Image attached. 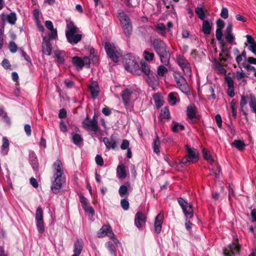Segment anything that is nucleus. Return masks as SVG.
Listing matches in <instances>:
<instances>
[{"mask_svg":"<svg viewBox=\"0 0 256 256\" xmlns=\"http://www.w3.org/2000/svg\"><path fill=\"white\" fill-rule=\"evenodd\" d=\"M154 50L160 57L161 62L167 66L169 64L170 54L166 44L160 38H155L152 42Z\"/></svg>","mask_w":256,"mask_h":256,"instance_id":"f257e3e1","label":"nucleus"},{"mask_svg":"<svg viewBox=\"0 0 256 256\" xmlns=\"http://www.w3.org/2000/svg\"><path fill=\"white\" fill-rule=\"evenodd\" d=\"M177 200L186 218V228L189 230L192 228V223L188 219L192 218L194 217L193 206L192 204L188 203L187 200L181 197L178 198Z\"/></svg>","mask_w":256,"mask_h":256,"instance_id":"f03ea898","label":"nucleus"},{"mask_svg":"<svg viewBox=\"0 0 256 256\" xmlns=\"http://www.w3.org/2000/svg\"><path fill=\"white\" fill-rule=\"evenodd\" d=\"M118 18L120 22L125 36L130 38L132 32V25L130 18L123 11L118 12Z\"/></svg>","mask_w":256,"mask_h":256,"instance_id":"7ed1b4c3","label":"nucleus"},{"mask_svg":"<svg viewBox=\"0 0 256 256\" xmlns=\"http://www.w3.org/2000/svg\"><path fill=\"white\" fill-rule=\"evenodd\" d=\"M172 75L180 90L184 93L189 92L188 84L182 74L180 72L176 70L174 71Z\"/></svg>","mask_w":256,"mask_h":256,"instance_id":"20e7f679","label":"nucleus"},{"mask_svg":"<svg viewBox=\"0 0 256 256\" xmlns=\"http://www.w3.org/2000/svg\"><path fill=\"white\" fill-rule=\"evenodd\" d=\"M104 48L108 56L114 62H118L122 54L118 48L112 46L109 42H106Z\"/></svg>","mask_w":256,"mask_h":256,"instance_id":"39448f33","label":"nucleus"},{"mask_svg":"<svg viewBox=\"0 0 256 256\" xmlns=\"http://www.w3.org/2000/svg\"><path fill=\"white\" fill-rule=\"evenodd\" d=\"M240 246L238 244V240L234 241L223 248L224 256H234L235 254H239Z\"/></svg>","mask_w":256,"mask_h":256,"instance_id":"423d86ee","label":"nucleus"},{"mask_svg":"<svg viewBox=\"0 0 256 256\" xmlns=\"http://www.w3.org/2000/svg\"><path fill=\"white\" fill-rule=\"evenodd\" d=\"M54 180L52 182L50 188L52 192L58 194L62 189V184L66 182V178L64 175L58 174V175H54Z\"/></svg>","mask_w":256,"mask_h":256,"instance_id":"0eeeda50","label":"nucleus"},{"mask_svg":"<svg viewBox=\"0 0 256 256\" xmlns=\"http://www.w3.org/2000/svg\"><path fill=\"white\" fill-rule=\"evenodd\" d=\"M35 218L36 223L38 230L40 234L44 232V212L41 206H38L36 210Z\"/></svg>","mask_w":256,"mask_h":256,"instance_id":"6e6552de","label":"nucleus"},{"mask_svg":"<svg viewBox=\"0 0 256 256\" xmlns=\"http://www.w3.org/2000/svg\"><path fill=\"white\" fill-rule=\"evenodd\" d=\"M125 69L128 71H132L139 67L138 63L131 54L126 55L123 59Z\"/></svg>","mask_w":256,"mask_h":256,"instance_id":"1a4fd4ad","label":"nucleus"},{"mask_svg":"<svg viewBox=\"0 0 256 256\" xmlns=\"http://www.w3.org/2000/svg\"><path fill=\"white\" fill-rule=\"evenodd\" d=\"M141 68L142 72L148 76L150 82H152V84H158V78L157 74L154 72H150L149 66L146 63H142Z\"/></svg>","mask_w":256,"mask_h":256,"instance_id":"9d476101","label":"nucleus"},{"mask_svg":"<svg viewBox=\"0 0 256 256\" xmlns=\"http://www.w3.org/2000/svg\"><path fill=\"white\" fill-rule=\"evenodd\" d=\"M82 126L87 130H91L94 132H97L99 128L98 120H91L87 114L86 118L82 121Z\"/></svg>","mask_w":256,"mask_h":256,"instance_id":"9b49d317","label":"nucleus"},{"mask_svg":"<svg viewBox=\"0 0 256 256\" xmlns=\"http://www.w3.org/2000/svg\"><path fill=\"white\" fill-rule=\"evenodd\" d=\"M133 90L131 88H126L122 92V98L125 106H128L132 98Z\"/></svg>","mask_w":256,"mask_h":256,"instance_id":"f8f14e48","label":"nucleus"},{"mask_svg":"<svg viewBox=\"0 0 256 256\" xmlns=\"http://www.w3.org/2000/svg\"><path fill=\"white\" fill-rule=\"evenodd\" d=\"M42 44V52L44 54L50 56L52 52V45L48 37L43 38Z\"/></svg>","mask_w":256,"mask_h":256,"instance_id":"ddd939ff","label":"nucleus"},{"mask_svg":"<svg viewBox=\"0 0 256 256\" xmlns=\"http://www.w3.org/2000/svg\"><path fill=\"white\" fill-rule=\"evenodd\" d=\"M146 221V216L142 212H138L135 216L134 219V223L136 226L138 228H140L142 226V224H145Z\"/></svg>","mask_w":256,"mask_h":256,"instance_id":"4468645a","label":"nucleus"},{"mask_svg":"<svg viewBox=\"0 0 256 256\" xmlns=\"http://www.w3.org/2000/svg\"><path fill=\"white\" fill-rule=\"evenodd\" d=\"M164 214L162 213L158 214L155 218L154 229L155 232L158 234H160L161 232Z\"/></svg>","mask_w":256,"mask_h":256,"instance_id":"2eb2a0df","label":"nucleus"},{"mask_svg":"<svg viewBox=\"0 0 256 256\" xmlns=\"http://www.w3.org/2000/svg\"><path fill=\"white\" fill-rule=\"evenodd\" d=\"M188 158L190 160L191 162H195L198 160V156L196 153V150L194 148H191L188 146H186Z\"/></svg>","mask_w":256,"mask_h":256,"instance_id":"dca6fc26","label":"nucleus"},{"mask_svg":"<svg viewBox=\"0 0 256 256\" xmlns=\"http://www.w3.org/2000/svg\"><path fill=\"white\" fill-rule=\"evenodd\" d=\"M112 234L114 235L109 225H104L98 232V238H103L106 236H110Z\"/></svg>","mask_w":256,"mask_h":256,"instance_id":"f3484780","label":"nucleus"},{"mask_svg":"<svg viewBox=\"0 0 256 256\" xmlns=\"http://www.w3.org/2000/svg\"><path fill=\"white\" fill-rule=\"evenodd\" d=\"M196 108L194 104H191L188 106L186 108V116L190 120H193L196 118Z\"/></svg>","mask_w":256,"mask_h":256,"instance_id":"a211bd4d","label":"nucleus"},{"mask_svg":"<svg viewBox=\"0 0 256 256\" xmlns=\"http://www.w3.org/2000/svg\"><path fill=\"white\" fill-rule=\"evenodd\" d=\"M118 242L116 238H114V242H106L105 246L110 252L112 256H116V247L115 244Z\"/></svg>","mask_w":256,"mask_h":256,"instance_id":"6ab92c4d","label":"nucleus"},{"mask_svg":"<svg viewBox=\"0 0 256 256\" xmlns=\"http://www.w3.org/2000/svg\"><path fill=\"white\" fill-rule=\"evenodd\" d=\"M203 21L202 31L205 35L208 36L212 32V22L208 20H204Z\"/></svg>","mask_w":256,"mask_h":256,"instance_id":"aec40b11","label":"nucleus"},{"mask_svg":"<svg viewBox=\"0 0 256 256\" xmlns=\"http://www.w3.org/2000/svg\"><path fill=\"white\" fill-rule=\"evenodd\" d=\"M67 30L66 31V36H70L73 34H76L78 32V28L74 26L72 22H70L66 26Z\"/></svg>","mask_w":256,"mask_h":256,"instance_id":"412c9836","label":"nucleus"},{"mask_svg":"<svg viewBox=\"0 0 256 256\" xmlns=\"http://www.w3.org/2000/svg\"><path fill=\"white\" fill-rule=\"evenodd\" d=\"M84 243L82 239L77 240L74 243V254H80L84 248Z\"/></svg>","mask_w":256,"mask_h":256,"instance_id":"4be33fe9","label":"nucleus"},{"mask_svg":"<svg viewBox=\"0 0 256 256\" xmlns=\"http://www.w3.org/2000/svg\"><path fill=\"white\" fill-rule=\"evenodd\" d=\"M88 89L93 98L95 99L100 93L98 85L96 83H92L88 86Z\"/></svg>","mask_w":256,"mask_h":256,"instance_id":"5701e85b","label":"nucleus"},{"mask_svg":"<svg viewBox=\"0 0 256 256\" xmlns=\"http://www.w3.org/2000/svg\"><path fill=\"white\" fill-rule=\"evenodd\" d=\"M1 16L3 20H4L5 18H6L8 22L11 24H15L17 20L16 15V13L14 12H10L9 14L7 16H6L4 14H2Z\"/></svg>","mask_w":256,"mask_h":256,"instance_id":"b1692460","label":"nucleus"},{"mask_svg":"<svg viewBox=\"0 0 256 256\" xmlns=\"http://www.w3.org/2000/svg\"><path fill=\"white\" fill-rule=\"evenodd\" d=\"M68 41L72 44H76L81 40L82 35L79 34H74L70 36H66Z\"/></svg>","mask_w":256,"mask_h":256,"instance_id":"393cba45","label":"nucleus"},{"mask_svg":"<svg viewBox=\"0 0 256 256\" xmlns=\"http://www.w3.org/2000/svg\"><path fill=\"white\" fill-rule=\"evenodd\" d=\"M72 63L78 70H81L84 66L82 59L78 56H75L72 58Z\"/></svg>","mask_w":256,"mask_h":256,"instance_id":"a878e982","label":"nucleus"},{"mask_svg":"<svg viewBox=\"0 0 256 256\" xmlns=\"http://www.w3.org/2000/svg\"><path fill=\"white\" fill-rule=\"evenodd\" d=\"M116 172L120 178L124 179L126 176V172L124 164L118 165L116 168Z\"/></svg>","mask_w":256,"mask_h":256,"instance_id":"bb28decb","label":"nucleus"},{"mask_svg":"<svg viewBox=\"0 0 256 256\" xmlns=\"http://www.w3.org/2000/svg\"><path fill=\"white\" fill-rule=\"evenodd\" d=\"M152 97L158 108L162 106L164 104V100L161 98V94L160 93L154 94Z\"/></svg>","mask_w":256,"mask_h":256,"instance_id":"cd10ccee","label":"nucleus"},{"mask_svg":"<svg viewBox=\"0 0 256 256\" xmlns=\"http://www.w3.org/2000/svg\"><path fill=\"white\" fill-rule=\"evenodd\" d=\"M224 66H226V64L215 60V68L220 74H225L226 73V70L224 68Z\"/></svg>","mask_w":256,"mask_h":256,"instance_id":"c85d7f7f","label":"nucleus"},{"mask_svg":"<svg viewBox=\"0 0 256 256\" xmlns=\"http://www.w3.org/2000/svg\"><path fill=\"white\" fill-rule=\"evenodd\" d=\"M54 168L56 170V172L54 174V175H58V174L64 175L62 164L60 160H58L54 163Z\"/></svg>","mask_w":256,"mask_h":256,"instance_id":"c756f323","label":"nucleus"},{"mask_svg":"<svg viewBox=\"0 0 256 256\" xmlns=\"http://www.w3.org/2000/svg\"><path fill=\"white\" fill-rule=\"evenodd\" d=\"M249 106L252 112L256 114V97L252 94L250 95Z\"/></svg>","mask_w":256,"mask_h":256,"instance_id":"7c9ffc66","label":"nucleus"},{"mask_svg":"<svg viewBox=\"0 0 256 256\" xmlns=\"http://www.w3.org/2000/svg\"><path fill=\"white\" fill-rule=\"evenodd\" d=\"M178 94L174 92H171L168 95V102L172 106H174L176 104L178 99H177Z\"/></svg>","mask_w":256,"mask_h":256,"instance_id":"2f4dec72","label":"nucleus"},{"mask_svg":"<svg viewBox=\"0 0 256 256\" xmlns=\"http://www.w3.org/2000/svg\"><path fill=\"white\" fill-rule=\"evenodd\" d=\"M72 141L74 144L78 146L83 141V138L80 134L72 132Z\"/></svg>","mask_w":256,"mask_h":256,"instance_id":"473e14b6","label":"nucleus"},{"mask_svg":"<svg viewBox=\"0 0 256 256\" xmlns=\"http://www.w3.org/2000/svg\"><path fill=\"white\" fill-rule=\"evenodd\" d=\"M232 145L239 150H244L246 146L244 142L241 140H234L232 143Z\"/></svg>","mask_w":256,"mask_h":256,"instance_id":"72a5a7b5","label":"nucleus"},{"mask_svg":"<svg viewBox=\"0 0 256 256\" xmlns=\"http://www.w3.org/2000/svg\"><path fill=\"white\" fill-rule=\"evenodd\" d=\"M156 30L161 36L164 37L166 36V26L164 24H158L156 26Z\"/></svg>","mask_w":256,"mask_h":256,"instance_id":"f704fd0d","label":"nucleus"},{"mask_svg":"<svg viewBox=\"0 0 256 256\" xmlns=\"http://www.w3.org/2000/svg\"><path fill=\"white\" fill-rule=\"evenodd\" d=\"M177 61L178 66L182 68L190 64L185 58L182 56H178L177 57Z\"/></svg>","mask_w":256,"mask_h":256,"instance_id":"c9c22d12","label":"nucleus"},{"mask_svg":"<svg viewBox=\"0 0 256 256\" xmlns=\"http://www.w3.org/2000/svg\"><path fill=\"white\" fill-rule=\"evenodd\" d=\"M220 56V62L224 64L228 60H231L232 59V57L230 54V52L228 53H220L219 54Z\"/></svg>","mask_w":256,"mask_h":256,"instance_id":"e433bc0d","label":"nucleus"},{"mask_svg":"<svg viewBox=\"0 0 256 256\" xmlns=\"http://www.w3.org/2000/svg\"><path fill=\"white\" fill-rule=\"evenodd\" d=\"M195 12L198 15V18L202 20H204L206 18V15L204 14V10L202 8L197 7L195 9Z\"/></svg>","mask_w":256,"mask_h":256,"instance_id":"4c0bfd02","label":"nucleus"},{"mask_svg":"<svg viewBox=\"0 0 256 256\" xmlns=\"http://www.w3.org/2000/svg\"><path fill=\"white\" fill-rule=\"evenodd\" d=\"M160 116L162 118L169 120L170 118V112L168 107H164L161 110Z\"/></svg>","mask_w":256,"mask_h":256,"instance_id":"58836bf2","label":"nucleus"},{"mask_svg":"<svg viewBox=\"0 0 256 256\" xmlns=\"http://www.w3.org/2000/svg\"><path fill=\"white\" fill-rule=\"evenodd\" d=\"M160 142L159 137L156 136V138L154 141V152L156 154L160 153Z\"/></svg>","mask_w":256,"mask_h":256,"instance_id":"ea45409f","label":"nucleus"},{"mask_svg":"<svg viewBox=\"0 0 256 256\" xmlns=\"http://www.w3.org/2000/svg\"><path fill=\"white\" fill-rule=\"evenodd\" d=\"M119 194L121 197H123L125 196H128V188L126 185H122L120 186L118 190Z\"/></svg>","mask_w":256,"mask_h":256,"instance_id":"a19ab883","label":"nucleus"},{"mask_svg":"<svg viewBox=\"0 0 256 256\" xmlns=\"http://www.w3.org/2000/svg\"><path fill=\"white\" fill-rule=\"evenodd\" d=\"M168 69L164 66L160 65L158 68V75L160 76H164V75L168 72Z\"/></svg>","mask_w":256,"mask_h":256,"instance_id":"79ce46f5","label":"nucleus"},{"mask_svg":"<svg viewBox=\"0 0 256 256\" xmlns=\"http://www.w3.org/2000/svg\"><path fill=\"white\" fill-rule=\"evenodd\" d=\"M184 126L182 124H180L178 122H174V126L172 128V131L174 132H178L179 130L182 131L184 130Z\"/></svg>","mask_w":256,"mask_h":256,"instance_id":"37998d69","label":"nucleus"},{"mask_svg":"<svg viewBox=\"0 0 256 256\" xmlns=\"http://www.w3.org/2000/svg\"><path fill=\"white\" fill-rule=\"evenodd\" d=\"M216 36L217 40L219 42H222L224 41V40L222 38L223 34L222 30H220V28H216Z\"/></svg>","mask_w":256,"mask_h":256,"instance_id":"c03bdc74","label":"nucleus"},{"mask_svg":"<svg viewBox=\"0 0 256 256\" xmlns=\"http://www.w3.org/2000/svg\"><path fill=\"white\" fill-rule=\"evenodd\" d=\"M241 99L240 101V108H244V106H246L248 103V95H241Z\"/></svg>","mask_w":256,"mask_h":256,"instance_id":"a18cd8bd","label":"nucleus"},{"mask_svg":"<svg viewBox=\"0 0 256 256\" xmlns=\"http://www.w3.org/2000/svg\"><path fill=\"white\" fill-rule=\"evenodd\" d=\"M144 54L145 60L147 61L153 60L154 56V52H150L148 50H144Z\"/></svg>","mask_w":256,"mask_h":256,"instance_id":"49530a36","label":"nucleus"},{"mask_svg":"<svg viewBox=\"0 0 256 256\" xmlns=\"http://www.w3.org/2000/svg\"><path fill=\"white\" fill-rule=\"evenodd\" d=\"M103 142H104L106 148L110 150V148L114 149V144H112L109 138L105 137L103 138Z\"/></svg>","mask_w":256,"mask_h":256,"instance_id":"de8ad7c7","label":"nucleus"},{"mask_svg":"<svg viewBox=\"0 0 256 256\" xmlns=\"http://www.w3.org/2000/svg\"><path fill=\"white\" fill-rule=\"evenodd\" d=\"M225 38L229 44H232L235 40V37L232 33L225 34Z\"/></svg>","mask_w":256,"mask_h":256,"instance_id":"09e8293b","label":"nucleus"},{"mask_svg":"<svg viewBox=\"0 0 256 256\" xmlns=\"http://www.w3.org/2000/svg\"><path fill=\"white\" fill-rule=\"evenodd\" d=\"M51 31V33L48 34V36H45L44 37H48L49 38V40H55L58 37L57 30L56 28H53Z\"/></svg>","mask_w":256,"mask_h":256,"instance_id":"8fccbe9b","label":"nucleus"},{"mask_svg":"<svg viewBox=\"0 0 256 256\" xmlns=\"http://www.w3.org/2000/svg\"><path fill=\"white\" fill-rule=\"evenodd\" d=\"M179 164L184 166H188L193 162H191V160L189 159L186 156L184 157L179 162Z\"/></svg>","mask_w":256,"mask_h":256,"instance_id":"3c124183","label":"nucleus"},{"mask_svg":"<svg viewBox=\"0 0 256 256\" xmlns=\"http://www.w3.org/2000/svg\"><path fill=\"white\" fill-rule=\"evenodd\" d=\"M120 205L122 208L124 210H127L129 209L130 204L128 200L125 198L122 199L120 200Z\"/></svg>","mask_w":256,"mask_h":256,"instance_id":"603ef678","label":"nucleus"},{"mask_svg":"<svg viewBox=\"0 0 256 256\" xmlns=\"http://www.w3.org/2000/svg\"><path fill=\"white\" fill-rule=\"evenodd\" d=\"M221 172V168L220 166L218 164H216V170L212 169L211 170L210 174L214 175L216 178H218L220 176V174Z\"/></svg>","mask_w":256,"mask_h":256,"instance_id":"864d4df0","label":"nucleus"},{"mask_svg":"<svg viewBox=\"0 0 256 256\" xmlns=\"http://www.w3.org/2000/svg\"><path fill=\"white\" fill-rule=\"evenodd\" d=\"M9 50L12 53L16 52L18 50V46L14 41H10L8 46Z\"/></svg>","mask_w":256,"mask_h":256,"instance_id":"5fc2aeb1","label":"nucleus"},{"mask_svg":"<svg viewBox=\"0 0 256 256\" xmlns=\"http://www.w3.org/2000/svg\"><path fill=\"white\" fill-rule=\"evenodd\" d=\"M183 72L186 76H190L192 73L191 68L190 66V64L186 65V66L183 67L182 68Z\"/></svg>","mask_w":256,"mask_h":256,"instance_id":"6e6d98bb","label":"nucleus"},{"mask_svg":"<svg viewBox=\"0 0 256 256\" xmlns=\"http://www.w3.org/2000/svg\"><path fill=\"white\" fill-rule=\"evenodd\" d=\"M219 44H220L221 53L223 54L230 52V48H227V46L226 44L224 42V41L222 42H219Z\"/></svg>","mask_w":256,"mask_h":256,"instance_id":"4d7b16f0","label":"nucleus"},{"mask_svg":"<svg viewBox=\"0 0 256 256\" xmlns=\"http://www.w3.org/2000/svg\"><path fill=\"white\" fill-rule=\"evenodd\" d=\"M80 199L82 208H85V206H88L89 204L88 200L82 194L80 196Z\"/></svg>","mask_w":256,"mask_h":256,"instance_id":"13d9d810","label":"nucleus"},{"mask_svg":"<svg viewBox=\"0 0 256 256\" xmlns=\"http://www.w3.org/2000/svg\"><path fill=\"white\" fill-rule=\"evenodd\" d=\"M220 16L226 19L228 16V9L226 8H222L220 12Z\"/></svg>","mask_w":256,"mask_h":256,"instance_id":"bf43d9fd","label":"nucleus"},{"mask_svg":"<svg viewBox=\"0 0 256 256\" xmlns=\"http://www.w3.org/2000/svg\"><path fill=\"white\" fill-rule=\"evenodd\" d=\"M225 82L227 84L228 87H234V82L232 78L229 76H226L224 78Z\"/></svg>","mask_w":256,"mask_h":256,"instance_id":"052dcab7","label":"nucleus"},{"mask_svg":"<svg viewBox=\"0 0 256 256\" xmlns=\"http://www.w3.org/2000/svg\"><path fill=\"white\" fill-rule=\"evenodd\" d=\"M55 55L57 58L58 62L61 64H64V59L62 56H61V53L60 52H56Z\"/></svg>","mask_w":256,"mask_h":256,"instance_id":"680f3d73","label":"nucleus"},{"mask_svg":"<svg viewBox=\"0 0 256 256\" xmlns=\"http://www.w3.org/2000/svg\"><path fill=\"white\" fill-rule=\"evenodd\" d=\"M96 162L97 164L100 166L104 165V162L102 158L100 155H96L95 157Z\"/></svg>","mask_w":256,"mask_h":256,"instance_id":"e2e57ef3","label":"nucleus"},{"mask_svg":"<svg viewBox=\"0 0 256 256\" xmlns=\"http://www.w3.org/2000/svg\"><path fill=\"white\" fill-rule=\"evenodd\" d=\"M82 63L84 64V66L88 68L90 67V60L88 56H84L82 59Z\"/></svg>","mask_w":256,"mask_h":256,"instance_id":"0e129e2a","label":"nucleus"},{"mask_svg":"<svg viewBox=\"0 0 256 256\" xmlns=\"http://www.w3.org/2000/svg\"><path fill=\"white\" fill-rule=\"evenodd\" d=\"M203 156L204 158L206 160H210V162L212 164L214 162V160L212 158L210 154L208 152H205L203 150Z\"/></svg>","mask_w":256,"mask_h":256,"instance_id":"69168bd1","label":"nucleus"},{"mask_svg":"<svg viewBox=\"0 0 256 256\" xmlns=\"http://www.w3.org/2000/svg\"><path fill=\"white\" fill-rule=\"evenodd\" d=\"M129 145L130 142L128 140H122V142L120 146V148L123 150H127L128 148H129Z\"/></svg>","mask_w":256,"mask_h":256,"instance_id":"338daca9","label":"nucleus"},{"mask_svg":"<svg viewBox=\"0 0 256 256\" xmlns=\"http://www.w3.org/2000/svg\"><path fill=\"white\" fill-rule=\"evenodd\" d=\"M248 49L256 56V42L250 44L248 46Z\"/></svg>","mask_w":256,"mask_h":256,"instance_id":"774afa93","label":"nucleus"}]
</instances>
